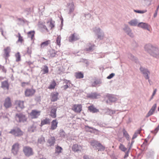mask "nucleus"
I'll return each instance as SVG.
<instances>
[{"label": "nucleus", "mask_w": 159, "mask_h": 159, "mask_svg": "<svg viewBox=\"0 0 159 159\" xmlns=\"http://www.w3.org/2000/svg\"><path fill=\"white\" fill-rule=\"evenodd\" d=\"M145 50L151 56L158 58L159 57L158 49L156 46L150 43L146 44L144 46Z\"/></svg>", "instance_id": "obj_1"}, {"label": "nucleus", "mask_w": 159, "mask_h": 159, "mask_svg": "<svg viewBox=\"0 0 159 159\" xmlns=\"http://www.w3.org/2000/svg\"><path fill=\"white\" fill-rule=\"evenodd\" d=\"M15 118L16 121L18 123H24L27 120L25 115L21 112L16 114Z\"/></svg>", "instance_id": "obj_2"}, {"label": "nucleus", "mask_w": 159, "mask_h": 159, "mask_svg": "<svg viewBox=\"0 0 159 159\" xmlns=\"http://www.w3.org/2000/svg\"><path fill=\"white\" fill-rule=\"evenodd\" d=\"M15 137H20L23 135V132L19 127H16L11 129L9 132Z\"/></svg>", "instance_id": "obj_3"}, {"label": "nucleus", "mask_w": 159, "mask_h": 159, "mask_svg": "<svg viewBox=\"0 0 159 159\" xmlns=\"http://www.w3.org/2000/svg\"><path fill=\"white\" fill-rule=\"evenodd\" d=\"M139 70L141 73L143 74L146 80H148V82L150 84V80L149 79V76L148 75L150 73L148 69L145 67L141 66L139 68Z\"/></svg>", "instance_id": "obj_4"}, {"label": "nucleus", "mask_w": 159, "mask_h": 159, "mask_svg": "<svg viewBox=\"0 0 159 159\" xmlns=\"http://www.w3.org/2000/svg\"><path fill=\"white\" fill-rule=\"evenodd\" d=\"M23 152L25 155L27 157H29L33 154L32 149L29 146L24 147Z\"/></svg>", "instance_id": "obj_5"}, {"label": "nucleus", "mask_w": 159, "mask_h": 159, "mask_svg": "<svg viewBox=\"0 0 159 159\" xmlns=\"http://www.w3.org/2000/svg\"><path fill=\"white\" fill-rule=\"evenodd\" d=\"M94 31L97 36L98 39L100 40H102L103 39L104 36V34L103 31L100 28H96Z\"/></svg>", "instance_id": "obj_6"}, {"label": "nucleus", "mask_w": 159, "mask_h": 159, "mask_svg": "<svg viewBox=\"0 0 159 159\" xmlns=\"http://www.w3.org/2000/svg\"><path fill=\"white\" fill-rule=\"evenodd\" d=\"M35 92V90L33 89H27L25 92V96L27 97L32 96Z\"/></svg>", "instance_id": "obj_7"}, {"label": "nucleus", "mask_w": 159, "mask_h": 159, "mask_svg": "<svg viewBox=\"0 0 159 159\" xmlns=\"http://www.w3.org/2000/svg\"><path fill=\"white\" fill-rule=\"evenodd\" d=\"M19 150V144L18 143L14 144L12 146L11 149L12 153L15 155H16Z\"/></svg>", "instance_id": "obj_8"}, {"label": "nucleus", "mask_w": 159, "mask_h": 159, "mask_svg": "<svg viewBox=\"0 0 159 159\" xmlns=\"http://www.w3.org/2000/svg\"><path fill=\"white\" fill-rule=\"evenodd\" d=\"M102 80L101 79H94V81L92 83L91 86L92 87L99 86L102 84Z\"/></svg>", "instance_id": "obj_9"}, {"label": "nucleus", "mask_w": 159, "mask_h": 159, "mask_svg": "<svg viewBox=\"0 0 159 159\" xmlns=\"http://www.w3.org/2000/svg\"><path fill=\"white\" fill-rule=\"evenodd\" d=\"M84 128L86 131L91 133H95L96 132V131H98V129L93 127H90L88 125H85Z\"/></svg>", "instance_id": "obj_10"}, {"label": "nucleus", "mask_w": 159, "mask_h": 159, "mask_svg": "<svg viewBox=\"0 0 159 159\" xmlns=\"http://www.w3.org/2000/svg\"><path fill=\"white\" fill-rule=\"evenodd\" d=\"M87 47L85 48V50L88 52H92L94 49L95 45L93 43H89L87 44Z\"/></svg>", "instance_id": "obj_11"}, {"label": "nucleus", "mask_w": 159, "mask_h": 159, "mask_svg": "<svg viewBox=\"0 0 159 159\" xmlns=\"http://www.w3.org/2000/svg\"><path fill=\"white\" fill-rule=\"evenodd\" d=\"M4 106L6 108L10 107L11 106V103L10 98L9 97H7L5 100Z\"/></svg>", "instance_id": "obj_12"}, {"label": "nucleus", "mask_w": 159, "mask_h": 159, "mask_svg": "<svg viewBox=\"0 0 159 159\" xmlns=\"http://www.w3.org/2000/svg\"><path fill=\"white\" fill-rule=\"evenodd\" d=\"M57 107L56 106H54L52 107V109L50 111V116L53 118H56V112Z\"/></svg>", "instance_id": "obj_13"}, {"label": "nucleus", "mask_w": 159, "mask_h": 159, "mask_svg": "<svg viewBox=\"0 0 159 159\" xmlns=\"http://www.w3.org/2000/svg\"><path fill=\"white\" fill-rule=\"evenodd\" d=\"M4 56L5 57L7 61V59L10 56L9 53L11 52V48L9 47H7L4 49Z\"/></svg>", "instance_id": "obj_14"}, {"label": "nucleus", "mask_w": 159, "mask_h": 159, "mask_svg": "<svg viewBox=\"0 0 159 159\" xmlns=\"http://www.w3.org/2000/svg\"><path fill=\"white\" fill-rule=\"evenodd\" d=\"M40 111H37L36 110H33L30 113V115L33 118H36L40 115Z\"/></svg>", "instance_id": "obj_15"}, {"label": "nucleus", "mask_w": 159, "mask_h": 159, "mask_svg": "<svg viewBox=\"0 0 159 159\" xmlns=\"http://www.w3.org/2000/svg\"><path fill=\"white\" fill-rule=\"evenodd\" d=\"M72 150L75 152H81V149L82 148V147L77 144H74L72 147Z\"/></svg>", "instance_id": "obj_16"}, {"label": "nucleus", "mask_w": 159, "mask_h": 159, "mask_svg": "<svg viewBox=\"0 0 159 159\" xmlns=\"http://www.w3.org/2000/svg\"><path fill=\"white\" fill-rule=\"evenodd\" d=\"M100 96L99 94H98L96 92H92L91 93H88L87 97L90 99H97L98 98L97 97Z\"/></svg>", "instance_id": "obj_17"}, {"label": "nucleus", "mask_w": 159, "mask_h": 159, "mask_svg": "<svg viewBox=\"0 0 159 159\" xmlns=\"http://www.w3.org/2000/svg\"><path fill=\"white\" fill-rule=\"evenodd\" d=\"M82 107L81 105L75 104L74 105L73 109L75 112L80 113L82 110Z\"/></svg>", "instance_id": "obj_18"}, {"label": "nucleus", "mask_w": 159, "mask_h": 159, "mask_svg": "<svg viewBox=\"0 0 159 159\" xmlns=\"http://www.w3.org/2000/svg\"><path fill=\"white\" fill-rule=\"evenodd\" d=\"M58 122L57 120H53L51 122V126L50 129L52 130H54L56 129L57 127Z\"/></svg>", "instance_id": "obj_19"}, {"label": "nucleus", "mask_w": 159, "mask_h": 159, "mask_svg": "<svg viewBox=\"0 0 159 159\" xmlns=\"http://www.w3.org/2000/svg\"><path fill=\"white\" fill-rule=\"evenodd\" d=\"M128 57L129 59L132 61H134L136 63H138L139 62L138 59L137 58L131 53H128Z\"/></svg>", "instance_id": "obj_20"}, {"label": "nucleus", "mask_w": 159, "mask_h": 159, "mask_svg": "<svg viewBox=\"0 0 159 159\" xmlns=\"http://www.w3.org/2000/svg\"><path fill=\"white\" fill-rule=\"evenodd\" d=\"M9 84L8 80H5L1 82V88L4 89H6L7 90L9 89Z\"/></svg>", "instance_id": "obj_21"}, {"label": "nucleus", "mask_w": 159, "mask_h": 159, "mask_svg": "<svg viewBox=\"0 0 159 159\" xmlns=\"http://www.w3.org/2000/svg\"><path fill=\"white\" fill-rule=\"evenodd\" d=\"M55 141L56 139L55 137L52 136L48 139V143L49 144L50 146H52L54 145Z\"/></svg>", "instance_id": "obj_22"}, {"label": "nucleus", "mask_w": 159, "mask_h": 159, "mask_svg": "<svg viewBox=\"0 0 159 159\" xmlns=\"http://www.w3.org/2000/svg\"><path fill=\"white\" fill-rule=\"evenodd\" d=\"M138 26L143 29L149 30L148 24L146 23L140 22L138 24Z\"/></svg>", "instance_id": "obj_23"}, {"label": "nucleus", "mask_w": 159, "mask_h": 159, "mask_svg": "<svg viewBox=\"0 0 159 159\" xmlns=\"http://www.w3.org/2000/svg\"><path fill=\"white\" fill-rule=\"evenodd\" d=\"M88 110L90 112L93 113H97L99 111V110L95 107L93 105L89 106Z\"/></svg>", "instance_id": "obj_24"}, {"label": "nucleus", "mask_w": 159, "mask_h": 159, "mask_svg": "<svg viewBox=\"0 0 159 159\" xmlns=\"http://www.w3.org/2000/svg\"><path fill=\"white\" fill-rule=\"evenodd\" d=\"M75 33H74L69 37V41L70 42L76 41L80 39V38L77 36H75Z\"/></svg>", "instance_id": "obj_25"}, {"label": "nucleus", "mask_w": 159, "mask_h": 159, "mask_svg": "<svg viewBox=\"0 0 159 159\" xmlns=\"http://www.w3.org/2000/svg\"><path fill=\"white\" fill-rule=\"evenodd\" d=\"M50 123V120L49 118H46L45 119L41 120L40 126H42L43 125L46 124H49Z\"/></svg>", "instance_id": "obj_26"}, {"label": "nucleus", "mask_w": 159, "mask_h": 159, "mask_svg": "<svg viewBox=\"0 0 159 159\" xmlns=\"http://www.w3.org/2000/svg\"><path fill=\"white\" fill-rule=\"evenodd\" d=\"M49 52L50 55V57H51L53 58L56 57V56H57V52L54 49H51L49 51Z\"/></svg>", "instance_id": "obj_27"}, {"label": "nucleus", "mask_w": 159, "mask_h": 159, "mask_svg": "<svg viewBox=\"0 0 159 159\" xmlns=\"http://www.w3.org/2000/svg\"><path fill=\"white\" fill-rule=\"evenodd\" d=\"M58 93L56 92L54 93L52 95V97L51 98V101L52 102H55L58 100Z\"/></svg>", "instance_id": "obj_28"}, {"label": "nucleus", "mask_w": 159, "mask_h": 159, "mask_svg": "<svg viewBox=\"0 0 159 159\" xmlns=\"http://www.w3.org/2000/svg\"><path fill=\"white\" fill-rule=\"evenodd\" d=\"M98 143H99L98 141L95 140H92L89 142V143L90 144V145L92 146L94 148H97Z\"/></svg>", "instance_id": "obj_29"}, {"label": "nucleus", "mask_w": 159, "mask_h": 159, "mask_svg": "<svg viewBox=\"0 0 159 159\" xmlns=\"http://www.w3.org/2000/svg\"><path fill=\"white\" fill-rule=\"evenodd\" d=\"M67 5L68 6H70V9L68 13L69 14H70L71 12H73L74 10V5L73 2L71 3H67Z\"/></svg>", "instance_id": "obj_30"}, {"label": "nucleus", "mask_w": 159, "mask_h": 159, "mask_svg": "<svg viewBox=\"0 0 159 159\" xmlns=\"http://www.w3.org/2000/svg\"><path fill=\"white\" fill-rule=\"evenodd\" d=\"M154 154V152L152 150H150L146 152V157L147 158H152Z\"/></svg>", "instance_id": "obj_31"}, {"label": "nucleus", "mask_w": 159, "mask_h": 159, "mask_svg": "<svg viewBox=\"0 0 159 159\" xmlns=\"http://www.w3.org/2000/svg\"><path fill=\"white\" fill-rule=\"evenodd\" d=\"M97 147L98 148H97V149L98 150V151H103L105 149V147L100 143H98Z\"/></svg>", "instance_id": "obj_32"}, {"label": "nucleus", "mask_w": 159, "mask_h": 159, "mask_svg": "<svg viewBox=\"0 0 159 159\" xmlns=\"http://www.w3.org/2000/svg\"><path fill=\"white\" fill-rule=\"evenodd\" d=\"M37 142L38 144H43L45 142V138L42 136L38 139Z\"/></svg>", "instance_id": "obj_33"}, {"label": "nucleus", "mask_w": 159, "mask_h": 159, "mask_svg": "<svg viewBox=\"0 0 159 159\" xmlns=\"http://www.w3.org/2000/svg\"><path fill=\"white\" fill-rule=\"evenodd\" d=\"M50 42L51 41L50 40H47L42 42L40 44L41 48H43L45 47L48 46L49 44L50 43Z\"/></svg>", "instance_id": "obj_34"}, {"label": "nucleus", "mask_w": 159, "mask_h": 159, "mask_svg": "<svg viewBox=\"0 0 159 159\" xmlns=\"http://www.w3.org/2000/svg\"><path fill=\"white\" fill-rule=\"evenodd\" d=\"M75 76L77 79H82L84 78V75L82 72H79L75 73Z\"/></svg>", "instance_id": "obj_35"}, {"label": "nucleus", "mask_w": 159, "mask_h": 159, "mask_svg": "<svg viewBox=\"0 0 159 159\" xmlns=\"http://www.w3.org/2000/svg\"><path fill=\"white\" fill-rule=\"evenodd\" d=\"M28 37L30 38L31 40H33L34 37L35 31L34 30H31L28 33Z\"/></svg>", "instance_id": "obj_36"}, {"label": "nucleus", "mask_w": 159, "mask_h": 159, "mask_svg": "<svg viewBox=\"0 0 159 159\" xmlns=\"http://www.w3.org/2000/svg\"><path fill=\"white\" fill-rule=\"evenodd\" d=\"M138 21L136 19H134L131 20L129 22V24L131 26H136L138 24Z\"/></svg>", "instance_id": "obj_37"}, {"label": "nucleus", "mask_w": 159, "mask_h": 159, "mask_svg": "<svg viewBox=\"0 0 159 159\" xmlns=\"http://www.w3.org/2000/svg\"><path fill=\"white\" fill-rule=\"evenodd\" d=\"M123 132L124 136L126 138L127 140L128 141L129 140V136L126 130L125 129H123Z\"/></svg>", "instance_id": "obj_38"}, {"label": "nucleus", "mask_w": 159, "mask_h": 159, "mask_svg": "<svg viewBox=\"0 0 159 159\" xmlns=\"http://www.w3.org/2000/svg\"><path fill=\"white\" fill-rule=\"evenodd\" d=\"M42 71L43 72V74H45L48 73L49 71L48 66L46 65H44V68L42 70Z\"/></svg>", "instance_id": "obj_39"}, {"label": "nucleus", "mask_w": 159, "mask_h": 159, "mask_svg": "<svg viewBox=\"0 0 159 159\" xmlns=\"http://www.w3.org/2000/svg\"><path fill=\"white\" fill-rule=\"evenodd\" d=\"M108 97L109 98V99L111 103L117 101V98H116L111 95L110 94H109V95L108 96Z\"/></svg>", "instance_id": "obj_40"}, {"label": "nucleus", "mask_w": 159, "mask_h": 159, "mask_svg": "<svg viewBox=\"0 0 159 159\" xmlns=\"http://www.w3.org/2000/svg\"><path fill=\"white\" fill-rule=\"evenodd\" d=\"M61 37L60 36L58 35L56 39V43L57 45L60 47L61 45Z\"/></svg>", "instance_id": "obj_41"}, {"label": "nucleus", "mask_w": 159, "mask_h": 159, "mask_svg": "<svg viewBox=\"0 0 159 159\" xmlns=\"http://www.w3.org/2000/svg\"><path fill=\"white\" fill-rule=\"evenodd\" d=\"M62 150V148L61 147L57 145L56 148L55 152L59 154L61 152Z\"/></svg>", "instance_id": "obj_42"}, {"label": "nucleus", "mask_w": 159, "mask_h": 159, "mask_svg": "<svg viewBox=\"0 0 159 159\" xmlns=\"http://www.w3.org/2000/svg\"><path fill=\"white\" fill-rule=\"evenodd\" d=\"M16 61L18 62L21 60V56L19 52H18L15 54Z\"/></svg>", "instance_id": "obj_43"}, {"label": "nucleus", "mask_w": 159, "mask_h": 159, "mask_svg": "<svg viewBox=\"0 0 159 159\" xmlns=\"http://www.w3.org/2000/svg\"><path fill=\"white\" fill-rule=\"evenodd\" d=\"M56 84H57L55 81L54 80H53L51 83L49 88L52 89H54L55 88Z\"/></svg>", "instance_id": "obj_44"}, {"label": "nucleus", "mask_w": 159, "mask_h": 159, "mask_svg": "<svg viewBox=\"0 0 159 159\" xmlns=\"http://www.w3.org/2000/svg\"><path fill=\"white\" fill-rule=\"evenodd\" d=\"M59 134L60 137L62 138H65L66 135L65 131L62 129L60 130Z\"/></svg>", "instance_id": "obj_45"}, {"label": "nucleus", "mask_w": 159, "mask_h": 159, "mask_svg": "<svg viewBox=\"0 0 159 159\" xmlns=\"http://www.w3.org/2000/svg\"><path fill=\"white\" fill-rule=\"evenodd\" d=\"M123 30L126 33H127L131 30L129 27L126 25H125V27L123 28Z\"/></svg>", "instance_id": "obj_46"}, {"label": "nucleus", "mask_w": 159, "mask_h": 159, "mask_svg": "<svg viewBox=\"0 0 159 159\" xmlns=\"http://www.w3.org/2000/svg\"><path fill=\"white\" fill-rule=\"evenodd\" d=\"M55 21L51 19L50 21L49 26L51 27V29H52L55 26Z\"/></svg>", "instance_id": "obj_47"}, {"label": "nucleus", "mask_w": 159, "mask_h": 159, "mask_svg": "<svg viewBox=\"0 0 159 159\" xmlns=\"http://www.w3.org/2000/svg\"><path fill=\"white\" fill-rule=\"evenodd\" d=\"M134 11L137 13L143 14L147 11L146 10H134Z\"/></svg>", "instance_id": "obj_48"}, {"label": "nucleus", "mask_w": 159, "mask_h": 159, "mask_svg": "<svg viewBox=\"0 0 159 159\" xmlns=\"http://www.w3.org/2000/svg\"><path fill=\"white\" fill-rule=\"evenodd\" d=\"M24 12L25 13H26V14L27 15H28L30 14L31 12V9L30 8H26Z\"/></svg>", "instance_id": "obj_49"}, {"label": "nucleus", "mask_w": 159, "mask_h": 159, "mask_svg": "<svg viewBox=\"0 0 159 159\" xmlns=\"http://www.w3.org/2000/svg\"><path fill=\"white\" fill-rule=\"evenodd\" d=\"M119 148L122 151L125 152L127 148L122 144L120 143L119 146Z\"/></svg>", "instance_id": "obj_50"}, {"label": "nucleus", "mask_w": 159, "mask_h": 159, "mask_svg": "<svg viewBox=\"0 0 159 159\" xmlns=\"http://www.w3.org/2000/svg\"><path fill=\"white\" fill-rule=\"evenodd\" d=\"M159 130V124L157 125V127L154 129V130L151 131V132L155 135L158 132Z\"/></svg>", "instance_id": "obj_51"}, {"label": "nucleus", "mask_w": 159, "mask_h": 159, "mask_svg": "<svg viewBox=\"0 0 159 159\" xmlns=\"http://www.w3.org/2000/svg\"><path fill=\"white\" fill-rule=\"evenodd\" d=\"M18 36H17L18 37V39L17 41L18 42H20L21 43H22V41H23V39L22 38V37L20 33H18Z\"/></svg>", "instance_id": "obj_52"}, {"label": "nucleus", "mask_w": 159, "mask_h": 159, "mask_svg": "<svg viewBox=\"0 0 159 159\" xmlns=\"http://www.w3.org/2000/svg\"><path fill=\"white\" fill-rule=\"evenodd\" d=\"M17 104L18 107H20L21 109L23 108L24 107L23 102L20 101L18 102Z\"/></svg>", "instance_id": "obj_53"}, {"label": "nucleus", "mask_w": 159, "mask_h": 159, "mask_svg": "<svg viewBox=\"0 0 159 159\" xmlns=\"http://www.w3.org/2000/svg\"><path fill=\"white\" fill-rule=\"evenodd\" d=\"M139 150L141 151V152L138 154L137 156V158H138L141 155V154L143 153V152L146 150L145 148L144 147L143 148L139 149Z\"/></svg>", "instance_id": "obj_54"}, {"label": "nucleus", "mask_w": 159, "mask_h": 159, "mask_svg": "<svg viewBox=\"0 0 159 159\" xmlns=\"http://www.w3.org/2000/svg\"><path fill=\"white\" fill-rule=\"evenodd\" d=\"M0 70H2V71L6 73L7 71V70L6 69L4 66L0 65Z\"/></svg>", "instance_id": "obj_55"}, {"label": "nucleus", "mask_w": 159, "mask_h": 159, "mask_svg": "<svg viewBox=\"0 0 159 159\" xmlns=\"http://www.w3.org/2000/svg\"><path fill=\"white\" fill-rule=\"evenodd\" d=\"M81 61L85 63L86 64L87 66H89V64L88 60L82 58L81 59Z\"/></svg>", "instance_id": "obj_56"}, {"label": "nucleus", "mask_w": 159, "mask_h": 159, "mask_svg": "<svg viewBox=\"0 0 159 159\" xmlns=\"http://www.w3.org/2000/svg\"><path fill=\"white\" fill-rule=\"evenodd\" d=\"M154 112V111H152L151 110H150V111H148V113L146 115V118L152 115L153 114V113Z\"/></svg>", "instance_id": "obj_57"}, {"label": "nucleus", "mask_w": 159, "mask_h": 159, "mask_svg": "<svg viewBox=\"0 0 159 159\" xmlns=\"http://www.w3.org/2000/svg\"><path fill=\"white\" fill-rule=\"evenodd\" d=\"M107 112H109L108 114L110 115H112L114 113V112L113 110H111V109H110L108 108H107Z\"/></svg>", "instance_id": "obj_58"}, {"label": "nucleus", "mask_w": 159, "mask_h": 159, "mask_svg": "<svg viewBox=\"0 0 159 159\" xmlns=\"http://www.w3.org/2000/svg\"><path fill=\"white\" fill-rule=\"evenodd\" d=\"M115 75V74L112 73L110 74L109 75L107 76V78L108 79H111Z\"/></svg>", "instance_id": "obj_59"}, {"label": "nucleus", "mask_w": 159, "mask_h": 159, "mask_svg": "<svg viewBox=\"0 0 159 159\" xmlns=\"http://www.w3.org/2000/svg\"><path fill=\"white\" fill-rule=\"evenodd\" d=\"M17 20L19 21L23 22V23H25L27 21V20L23 18H18Z\"/></svg>", "instance_id": "obj_60"}, {"label": "nucleus", "mask_w": 159, "mask_h": 159, "mask_svg": "<svg viewBox=\"0 0 159 159\" xmlns=\"http://www.w3.org/2000/svg\"><path fill=\"white\" fill-rule=\"evenodd\" d=\"M138 134H139L135 131L132 137V139L133 140L137 138Z\"/></svg>", "instance_id": "obj_61"}, {"label": "nucleus", "mask_w": 159, "mask_h": 159, "mask_svg": "<svg viewBox=\"0 0 159 159\" xmlns=\"http://www.w3.org/2000/svg\"><path fill=\"white\" fill-rule=\"evenodd\" d=\"M159 8V4L157 5V9L156 10L154 14V15H153L154 17L155 18L157 16V14L158 10V9Z\"/></svg>", "instance_id": "obj_62"}, {"label": "nucleus", "mask_w": 159, "mask_h": 159, "mask_svg": "<svg viewBox=\"0 0 159 159\" xmlns=\"http://www.w3.org/2000/svg\"><path fill=\"white\" fill-rule=\"evenodd\" d=\"M156 106H157V104L156 103L154 104L153 105V106H152V108L150 110H151L152 111L154 112L156 109Z\"/></svg>", "instance_id": "obj_63"}, {"label": "nucleus", "mask_w": 159, "mask_h": 159, "mask_svg": "<svg viewBox=\"0 0 159 159\" xmlns=\"http://www.w3.org/2000/svg\"><path fill=\"white\" fill-rule=\"evenodd\" d=\"M27 53L29 55H30L32 53V51L31 48H30L29 47L27 48Z\"/></svg>", "instance_id": "obj_64"}]
</instances>
